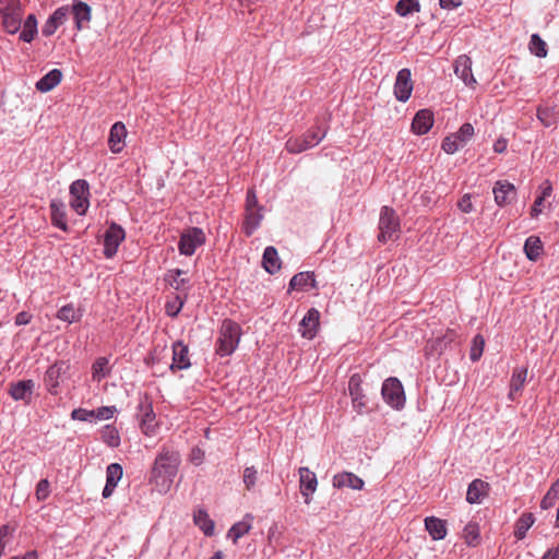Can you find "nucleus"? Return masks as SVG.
I'll use <instances>...</instances> for the list:
<instances>
[{
	"instance_id": "obj_39",
	"label": "nucleus",
	"mask_w": 559,
	"mask_h": 559,
	"mask_svg": "<svg viewBox=\"0 0 559 559\" xmlns=\"http://www.w3.org/2000/svg\"><path fill=\"white\" fill-rule=\"evenodd\" d=\"M102 441L109 448H118L121 443V438L118 429L114 425H106L100 430Z\"/></svg>"
},
{
	"instance_id": "obj_64",
	"label": "nucleus",
	"mask_w": 559,
	"mask_h": 559,
	"mask_svg": "<svg viewBox=\"0 0 559 559\" xmlns=\"http://www.w3.org/2000/svg\"><path fill=\"white\" fill-rule=\"evenodd\" d=\"M507 140L504 139H498L495 143H493V151L496 153H503L506 150H507Z\"/></svg>"
},
{
	"instance_id": "obj_37",
	"label": "nucleus",
	"mask_w": 559,
	"mask_h": 559,
	"mask_svg": "<svg viewBox=\"0 0 559 559\" xmlns=\"http://www.w3.org/2000/svg\"><path fill=\"white\" fill-rule=\"evenodd\" d=\"M455 338L456 333L454 331H449L442 337H437L429 342L427 349L433 354L441 355L448 348V346L455 341Z\"/></svg>"
},
{
	"instance_id": "obj_55",
	"label": "nucleus",
	"mask_w": 559,
	"mask_h": 559,
	"mask_svg": "<svg viewBox=\"0 0 559 559\" xmlns=\"http://www.w3.org/2000/svg\"><path fill=\"white\" fill-rule=\"evenodd\" d=\"M49 481L47 479H40L36 485V498L39 501H44L48 498L50 490H49Z\"/></svg>"
},
{
	"instance_id": "obj_36",
	"label": "nucleus",
	"mask_w": 559,
	"mask_h": 559,
	"mask_svg": "<svg viewBox=\"0 0 559 559\" xmlns=\"http://www.w3.org/2000/svg\"><path fill=\"white\" fill-rule=\"evenodd\" d=\"M536 116L544 127L549 128L557 123L559 110H557L556 107L540 105L537 107Z\"/></svg>"
},
{
	"instance_id": "obj_48",
	"label": "nucleus",
	"mask_w": 559,
	"mask_h": 559,
	"mask_svg": "<svg viewBox=\"0 0 559 559\" xmlns=\"http://www.w3.org/2000/svg\"><path fill=\"white\" fill-rule=\"evenodd\" d=\"M186 299H187V294L185 295V297H181L180 295H176L174 300L167 301L165 305L166 314L171 318H176L179 314V312L181 311V309L186 302Z\"/></svg>"
},
{
	"instance_id": "obj_62",
	"label": "nucleus",
	"mask_w": 559,
	"mask_h": 559,
	"mask_svg": "<svg viewBox=\"0 0 559 559\" xmlns=\"http://www.w3.org/2000/svg\"><path fill=\"white\" fill-rule=\"evenodd\" d=\"M544 201L545 200H543V198H539V197L536 198V200L534 201V204H533V206L531 209V216L532 217H537L540 214V212H542L540 207H542Z\"/></svg>"
},
{
	"instance_id": "obj_21",
	"label": "nucleus",
	"mask_w": 559,
	"mask_h": 559,
	"mask_svg": "<svg viewBox=\"0 0 559 559\" xmlns=\"http://www.w3.org/2000/svg\"><path fill=\"white\" fill-rule=\"evenodd\" d=\"M433 121V114L431 110L420 109L416 112L412 121V131L415 134L424 135L432 128Z\"/></svg>"
},
{
	"instance_id": "obj_52",
	"label": "nucleus",
	"mask_w": 559,
	"mask_h": 559,
	"mask_svg": "<svg viewBox=\"0 0 559 559\" xmlns=\"http://www.w3.org/2000/svg\"><path fill=\"white\" fill-rule=\"evenodd\" d=\"M258 479V471L254 466H249L243 469V484L246 489L251 490L255 486Z\"/></svg>"
},
{
	"instance_id": "obj_33",
	"label": "nucleus",
	"mask_w": 559,
	"mask_h": 559,
	"mask_svg": "<svg viewBox=\"0 0 559 559\" xmlns=\"http://www.w3.org/2000/svg\"><path fill=\"white\" fill-rule=\"evenodd\" d=\"M524 253L530 261H537L544 252V246L538 236H530L524 242Z\"/></svg>"
},
{
	"instance_id": "obj_11",
	"label": "nucleus",
	"mask_w": 559,
	"mask_h": 559,
	"mask_svg": "<svg viewBox=\"0 0 559 559\" xmlns=\"http://www.w3.org/2000/svg\"><path fill=\"white\" fill-rule=\"evenodd\" d=\"M70 365L68 361L64 360H58L53 365H51L45 376H44V383L47 389V391L52 394H58V388L60 384V380L62 377L69 371Z\"/></svg>"
},
{
	"instance_id": "obj_22",
	"label": "nucleus",
	"mask_w": 559,
	"mask_h": 559,
	"mask_svg": "<svg viewBox=\"0 0 559 559\" xmlns=\"http://www.w3.org/2000/svg\"><path fill=\"white\" fill-rule=\"evenodd\" d=\"M126 136L127 129L122 122L118 121L111 126L108 136V146L114 154H118L123 150Z\"/></svg>"
},
{
	"instance_id": "obj_14",
	"label": "nucleus",
	"mask_w": 559,
	"mask_h": 559,
	"mask_svg": "<svg viewBox=\"0 0 559 559\" xmlns=\"http://www.w3.org/2000/svg\"><path fill=\"white\" fill-rule=\"evenodd\" d=\"M495 201L499 206H506L515 199L516 190L513 183L507 180H498L492 189Z\"/></svg>"
},
{
	"instance_id": "obj_1",
	"label": "nucleus",
	"mask_w": 559,
	"mask_h": 559,
	"mask_svg": "<svg viewBox=\"0 0 559 559\" xmlns=\"http://www.w3.org/2000/svg\"><path fill=\"white\" fill-rule=\"evenodd\" d=\"M180 463L181 455L177 450L163 447L155 457L150 481L160 490H168L178 474Z\"/></svg>"
},
{
	"instance_id": "obj_5",
	"label": "nucleus",
	"mask_w": 559,
	"mask_h": 559,
	"mask_svg": "<svg viewBox=\"0 0 559 559\" xmlns=\"http://www.w3.org/2000/svg\"><path fill=\"white\" fill-rule=\"evenodd\" d=\"M362 379L359 373H354L348 380V393L352 399L353 408L359 414H366L372 411L369 406V399L362 389Z\"/></svg>"
},
{
	"instance_id": "obj_16",
	"label": "nucleus",
	"mask_w": 559,
	"mask_h": 559,
	"mask_svg": "<svg viewBox=\"0 0 559 559\" xmlns=\"http://www.w3.org/2000/svg\"><path fill=\"white\" fill-rule=\"evenodd\" d=\"M69 14L70 8L68 5H62L55 10V12L47 19L44 26L41 27V34L45 37L53 35L57 28L66 22Z\"/></svg>"
},
{
	"instance_id": "obj_38",
	"label": "nucleus",
	"mask_w": 559,
	"mask_h": 559,
	"mask_svg": "<svg viewBox=\"0 0 559 559\" xmlns=\"http://www.w3.org/2000/svg\"><path fill=\"white\" fill-rule=\"evenodd\" d=\"M37 19L35 14H28L23 23V29L20 33V39L25 43H32L37 35Z\"/></svg>"
},
{
	"instance_id": "obj_9",
	"label": "nucleus",
	"mask_w": 559,
	"mask_h": 559,
	"mask_svg": "<svg viewBox=\"0 0 559 559\" xmlns=\"http://www.w3.org/2000/svg\"><path fill=\"white\" fill-rule=\"evenodd\" d=\"M383 400L393 408L400 409L405 404V394L401 381L397 378L386 379L381 388Z\"/></svg>"
},
{
	"instance_id": "obj_27",
	"label": "nucleus",
	"mask_w": 559,
	"mask_h": 559,
	"mask_svg": "<svg viewBox=\"0 0 559 559\" xmlns=\"http://www.w3.org/2000/svg\"><path fill=\"white\" fill-rule=\"evenodd\" d=\"M308 287H318L313 272H299L290 278L288 292L292 289L307 290Z\"/></svg>"
},
{
	"instance_id": "obj_44",
	"label": "nucleus",
	"mask_w": 559,
	"mask_h": 559,
	"mask_svg": "<svg viewBox=\"0 0 559 559\" xmlns=\"http://www.w3.org/2000/svg\"><path fill=\"white\" fill-rule=\"evenodd\" d=\"M109 359L107 357H98L92 366V376L94 380L100 381L110 373L108 367Z\"/></svg>"
},
{
	"instance_id": "obj_43",
	"label": "nucleus",
	"mask_w": 559,
	"mask_h": 559,
	"mask_svg": "<svg viewBox=\"0 0 559 559\" xmlns=\"http://www.w3.org/2000/svg\"><path fill=\"white\" fill-rule=\"evenodd\" d=\"M57 318L61 321L73 323L81 320L82 313L72 304H68L58 310Z\"/></svg>"
},
{
	"instance_id": "obj_34",
	"label": "nucleus",
	"mask_w": 559,
	"mask_h": 559,
	"mask_svg": "<svg viewBox=\"0 0 559 559\" xmlns=\"http://www.w3.org/2000/svg\"><path fill=\"white\" fill-rule=\"evenodd\" d=\"M263 207L246 211L243 233L248 237L251 236L259 228L261 221L263 219V214L261 213Z\"/></svg>"
},
{
	"instance_id": "obj_41",
	"label": "nucleus",
	"mask_w": 559,
	"mask_h": 559,
	"mask_svg": "<svg viewBox=\"0 0 559 559\" xmlns=\"http://www.w3.org/2000/svg\"><path fill=\"white\" fill-rule=\"evenodd\" d=\"M183 273L185 271L180 269L170 270L166 275L165 281L176 290H181L183 288L189 289V280L181 277Z\"/></svg>"
},
{
	"instance_id": "obj_12",
	"label": "nucleus",
	"mask_w": 559,
	"mask_h": 559,
	"mask_svg": "<svg viewBox=\"0 0 559 559\" xmlns=\"http://www.w3.org/2000/svg\"><path fill=\"white\" fill-rule=\"evenodd\" d=\"M413 92V81L411 70L401 69L397 72L394 83V95L399 102L405 103L409 99Z\"/></svg>"
},
{
	"instance_id": "obj_4",
	"label": "nucleus",
	"mask_w": 559,
	"mask_h": 559,
	"mask_svg": "<svg viewBox=\"0 0 559 559\" xmlns=\"http://www.w3.org/2000/svg\"><path fill=\"white\" fill-rule=\"evenodd\" d=\"M326 135V129L320 126L312 127L300 138H290L286 142L289 153L298 154L318 145Z\"/></svg>"
},
{
	"instance_id": "obj_10",
	"label": "nucleus",
	"mask_w": 559,
	"mask_h": 559,
	"mask_svg": "<svg viewBox=\"0 0 559 559\" xmlns=\"http://www.w3.org/2000/svg\"><path fill=\"white\" fill-rule=\"evenodd\" d=\"M126 238L124 229L117 223L112 222L104 234L103 253L107 259H111L118 251L120 243Z\"/></svg>"
},
{
	"instance_id": "obj_59",
	"label": "nucleus",
	"mask_w": 559,
	"mask_h": 559,
	"mask_svg": "<svg viewBox=\"0 0 559 559\" xmlns=\"http://www.w3.org/2000/svg\"><path fill=\"white\" fill-rule=\"evenodd\" d=\"M457 205L463 213H471L473 211V203L468 194L463 195Z\"/></svg>"
},
{
	"instance_id": "obj_54",
	"label": "nucleus",
	"mask_w": 559,
	"mask_h": 559,
	"mask_svg": "<svg viewBox=\"0 0 559 559\" xmlns=\"http://www.w3.org/2000/svg\"><path fill=\"white\" fill-rule=\"evenodd\" d=\"M94 409H85V408H75L71 413V418L73 420H80V421H92L94 419Z\"/></svg>"
},
{
	"instance_id": "obj_60",
	"label": "nucleus",
	"mask_w": 559,
	"mask_h": 559,
	"mask_svg": "<svg viewBox=\"0 0 559 559\" xmlns=\"http://www.w3.org/2000/svg\"><path fill=\"white\" fill-rule=\"evenodd\" d=\"M32 319V314L27 311H21L15 317V324L16 325H25L29 323Z\"/></svg>"
},
{
	"instance_id": "obj_20",
	"label": "nucleus",
	"mask_w": 559,
	"mask_h": 559,
	"mask_svg": "<svg viewBox=\"0 0 559 559\" xmlns=\"http://www.w3.org/2000/svg\"><path fill=\"white\" fill-rule=\"evenodd\" d=\"M189 349L186 344L181 341H177L173 344V364L170 365V370H185L191 366L189 359Z\"/></svg>"
},
{
	"instance_id": "obj_50",
	"label": "nucleus",
	"mask_w": 559,
	"mask_h": 559,
	"mask_svg": "<svg viewBox=\"0 0 559 559\" xmlns=\"http://www.w3.org/2000/svg\"><path fill=\"white\" fill-rule=\"evenodd\" d=\"M485 346V340L480 334H477L473 338V344L469 353V358L472 361H477L483 355Z\"/></svg>"
},
{
	"instance_id": "obj_46",
	"label": "nucleus",
	"mask_w": 559,
	"mask_h": 559,
	"mask_svg": "<svg viewBox=\"0 0 559 559\" xmlns=\"http://www.w3.org/2000/svg\"><path fill=\"white\" fill-rule=\"evenodd\" d=\"M530 51L538 58H545L547 56V45L545 40L538 35L533 34L530 40Z\"/></svg>"
},
{
	"instance_id": "obj_57",
	"label": "nucleus",
	"mask_w": 559,
	"mask_h": 559,
	"mask_svg": "<svg viewBox=\"0 0 559 559\" xmlns=\"http://www.w3.org/2000/svg\"><path fill=\"white\" fill-rule=\"evenodd\" d=\"M117 412L116 406H102L94 411V419H110Z\"/></svg>"
},
{
	"instance_id": "obj_23",
	"label": "nucleus",
	"mask_w": 559,
	"mask_h": 559,
	"mask_svg": "<svg viewBox=\"0 0 559 559\" xmlns=\"http://www.w3.org/2000/svg\"><path fill=\"white\" fill-rule=\"evenodd\" d=\"M70 12L73 14L75 27L78 31H81L85 24L90 23L91 21L92 9L87 3L83 1L75 0Z\"/></svg>"
},
{
	"instance_id": "obj_35",
	"label": "nucleus",
	"mask_w": 559,
	"mask_h": 559,
	"mask_svg": "<svg viewBox=\"0 0 559 559\" xmlns=\"http://www.w3.org/2000/svg\"><path fill=\"white\" fill-rule=\"evenodd\" d=\"M535 523V516L531 512H524L514 524V536L521 540L526 537L527 531Z\"/></svg>"
},
{
	"instance_id": "obj_7",
	"label": "nucleus",
	"mask_w": 559,
	"mask_h": 559,
	"mask_svg": "<svg viewBox=\"0 0 559 559\" xmlns=\"http://www.w3.org/2000/svg\"><path fill=\"white\" fill-rule=\"evenodd\" d=\"M71 207L79 214L84 215L88 209L90 186L84 179H78L70 186Z\"/></svg>"
},
{
	"instance_id": "obj_31",
	"label": "nucleus",
	"mask_w": 559,
	"mask_h": 559,
	"mask_svg": "<svg viewBox=\"0 0 559 559\" xmlns=\"http://www.w3.org/2000/svg\"><path fill=\"white\" fill-rule=\"evenodd\" d=\"M253 515L247 513L243 519L237 523H235L228 531L227 537L233 539V543L236 544L240 537L246 535L252 526Z\"/></svg>"
},
{
	"instance_id": "obj_28",
	"label": "nucleus",
	"mask_w": 559,
	"mask_h": 559,
	"mask_svg": "<svg viewBox=\"0 0 559 559\" xmlns=\"http://www.w3.org/2000/svg\"><path fill=\"white\" fill-rule=\"evenodd\" d=\"M262 265L269 274H275L282 267V261L275 247L269 246L262 255Z\"/></svg>"
},
{
	"instance_id": "obj_53",
	"label": "nucleus",
	"mask_w": 559,
	"mask_h": 559,
	"mask_svg": "<svg viewBox=\"0 0 559 559\" xmlns=\"http://www.w3.org/2000/svg\"><path fill=\"white\" fill-rule=\"evenodd\" d=\"M462 146L461 142L453 134L444 138L441 145L447 154H454Z\"/></svg>"
},
{
	"instance_id": "obj_32",
	"label": "nucleus",
	"mask_w": 559,
	"mask_h": 559,
	"mask_svg": "<svg viewBox=\"0 0 559 559\" xmlns=\"http://www.w3.org/2000/svg\"><path fill=\"white\" fill-rule=\"evenodd\" d=\"M61 79L62 72L59 69H52L37 81L36 88L39 92L47 93L56 87L60 83Z\"/></svg>"
},
{
	"instance_id": "obj_19",
	"label": "nucleus",
	"mask_w": 559,
	"mask_h": 559,
	"mask_svg": "<svg viewBox=\"0 0 559 559\" xmlns=\"http://www.w3.org/2000/svg\"><path fill=\"white\" fill-rule=\"evenodd\" d=\"M320 312L316 308H310L300 322L302 337L312 340L317 335L319 328Z\"/></svg>"
},
{
	"instance_id": "obj_49",
	"label": "nucleus",
	"mask_w": 559,
	"mask_h": 559,
	"mask_svg": "<svg viewBox=\"0 0 559 559\" xmlns=\"http://www.w3.org/2000/svg\"><path fill=\"white\" fill-rule=\"evenodd\" d=\"M559 480L551 485L546 495L540 501V508L544 510L550 509L555 506L558 498L559 490L557 488Z\"/></svg>"
},
{
	"instance_id": "obj_25",
	"label": "nucleus",
	"mask_w": 559,
	"mask_h": 559,
	"mask_svg": "<svg viewBox=\"0 0 559 559\" xmlns=\"http://www.w3.org/2000/svg\"><path fill=\"white\" fill-rule=\"evenodd\" d=\"M527 378V368L518 367L513 370L510 380V391L508 397L510 401H515L518 395L522 392Z\"/></svg>"
},
{
	"instance_id": "obj_18",
	"label": "nucleus",
	"mask_w": 559,
	"mask_h": 559,
	"mask_svg": "<svg viewBox=\"0 0 559 559\" xmlns=\"http://www.w3.org/2000/svg\"><path fill=\"white\" fill-rule=\"evenodd\" d=\"M489 483L476 478L467 487L466 501L469 504L481 503L483 500L489 495Z\"/></svg>"
},
{
	"instance_id": "obj_2",
	"label": "nucleus",
	"mask_w": 559,
	"mask_h": 559,
	"mask_svg": "<svg viewBox=\"0 0 559 559\" xmlns=\"http://www.w3.org/2000/svg\"><path fill=\"white\" fill-rule=\"evenodd\" d=\"M215 352L221 357L231 355L240 342L241 326L231 319H224L219 328Z\"/></svg>"
},
{
	"instance_id": "obj_26",
	"label": "nucleus",
	"mask_w": 559,
	"mask_h": 559,
	"mask_svg": "<svg viewBox=\"0 0 559 559\" xmlns=\"http://www.w3.org/2000/svg\"><path fill=\"white\" fill-rule=\"evenodd\" d=\"M50 217L53 226L63 231L68 230L66 205L59 200H51L50 202Z\"/></svg>"
},
{
	"instance_id": "obj_8",
	"label": "nucleus",
	"mask_w": 559,
	"mask_h": 559,
	"mask_svg": "<svg viewBox=\"0 0 559 559\" xmlns=\"http://www.w3.org/2000/svg\"><path fill=\"white\" fill-rule=\"evenodd\" d=\"M136 417L140 421V427L145 435H153L155 432V413L153 409V402L148 394H143L139 399Z\"/></svg>"
},
{
	"instance_id": "obj_58",
	"label": "nucleus",
	"mask_w": 559,
	"mask_h": 559,
	"mask_svg": "<svg viewBox=\"0 0 559 559\" xmlns=\"http://www.w3.org/2000/svg\"><path fill=\"white\" fill-rule=\"evenodd\" d=\"M259 202L255 190L253 188L248 189L246 195V211L259 209Z\"/></svg>"
},
{
	"instance_id": "obj_51",
	"label": "nucleus",
	"mask_w": 559,
	"mask_h": 559,
	"mask_svg": "<svg viewBox=\"0 0 559 559\" xmlns=\"http://www.w3.org/2000/svg\"><path fill=\"white\" fill-rule=\"evenodd\" d=\"M474 134V127L466 122L461 126V128L453 133V135L461 142V144L464 146L473 136Z\"/></svg>"
},
{
	"instance_id": "obj_6",
	"label": "nucleus",
	"mask_w": 559,
	"mask_h": 559,
	"mask_svg": "<svg viewBox=\"0 0 559 559\" xmlns=\"http://www.w3.org/2000/svg\"><path fill=\"white\" fill-rule=\"evenodd\" d=\"M205 240L206 237L203 229L190 227L181 233L178 250L180 254L190 257L195 252L197 248L205 243Z\"/></svg>"
},
{
	"instance_id": "obj_24",
	"label": "nucleus",
	"mask_w": 559,
	"mask_h": 559,
	"mask_svg": "<svg viewBox=\"0 0 559 559\" xmlns=\"http://www.w3.org/2000/svg\"><path fill=\"white\" fill-rule=\"evenodd\" d=\"M365 481L350 472H342L333 477V486L335 488H352L355 490H361L364 488Z\"/></svg>"
},
{
	"instance_id": "obj_15",
	"label": "nucleus",
	"mask_w": 559,
	"mask_h": 559,
	"mask_svg": "<svg viewBox=\"0 0 559 559\" xmlns=\"http://www.w3.org/2000/svg\"><path fill=\"white\" fill-rule=\"evenodd\" d=\"M299 473V487L300 493L305 498V502L310 503V496L317 490L318 479L313 472L308 467H300Z\"/></svg>"
},
{
	"instance_id": "obj_61",
	"label": "nucleus",
	"mask_w": 559,
	"mask_h": 559,
	"mask_svg": "<svg viewBox=\"0 0 559 559\" xmlns=\"http://www.w3.org/2000/svg\"><path fill=\"white\" fill-rule=\"evenodd\" d=\"M440 7L447 10H453L462 4V0H439Z\"/></svg>"
},
{
	"instance_id": "obj_30",
	"label": "nucleus",
	"mask_w": 559,
	"mask_h": 559,
	"mask_svg": "<svg viewBox=\"0 0 559 559\" xmlns=\"http://www.w3.org/2000/svg\"><path fill=\"white\" fill-rule=\"evenodd\" d=\"M22 13V10L16 12L14 11L0 13L2 26L8 34L14 35L21 29Z\"/></svg>"
},
{
	"instance_id": "obj_56",
	"label": "nucleus",
	"mask_w": 559,
	"mask_h": 559,
	"mask_svg": "<svg viewBox=\"0 0 559 559\" xmlns=\"http://www.w3.org/2000/svg\"><path fill=\"white\" fill-rule=\"evenodd\" d=\"M20 0H0V13L21 11Z\"/></svg>"
},
{
	"instance_id": "obj_29",
	"label": "nucleus",
	"mask_w": 559,
	"mask_h": 559,
	"mask_svg": "<svg viewBox=\"0 0 559 559\" xmlns=\"http://www.w3.org/2000/svg\"><path fill=\"white\" fill-rule=\"evenodd\" d=\"M425 527L433 540H442L447 536V522L439 518H426Z\"/></svg>"
},
{
	"instance_id": "obj_63",
	"label": "nucleus",
	"mask_w": 559,
	"mask_h": 559,
	"mask_svg": "<svg viewBox=\"0 0 559 559\" xmlns=\"http://www.w3.org/2000/svg\"><path fill=\"white\" fill-rule=\"evenodd\" d=\"M540 189H542V193H540L539 198H543V200H545L546 198L550 197V194L552 192V186L549 180H545L543 182V185L540 186Z\"/></svg>"
},
{
	"instance_id": "obj_42",
	"label": "nucleus",
	"mask_w": 559,
	"mask_h": 559,
	"mask_svg": "<svg viewBox=\"0 0 559 559\" xmlns=\"http://www.w3.org/2000/svg\"><path fill=\"white\" fill-rule=\"evenodd\" d=\"M465 543L471 547H476L480 542V530L476 522H469L463 530Z\"/></svg>"
},
{
	"instance_id": "obj_45",
	"label": "nucleus",
	"mask_w": 559,
	"mask_h": 559,
	"mask_svg": "<svg viewBox=\"0 0 559 559\" xmlns=\"http://www.w3.org/2000/svg\"><path fill=\"white\" fill-rule=\"evenodd\" d=\"M395 11L401 16H407L414 12H419L420 4L418 0H399Z\"/></svg>"
},
{
	"instance_id": "obj_17",
	"label": "nucleus",
	"mask_w": 559,
	"mask_h": 559,
	"mask_svg": "<svg viewBox=\"0 0 559 559\" xmlns=\"http://www.w3.org/2000/svg\"><path fill=\"white\" fill-rule=\"evenodd\" d=\"M454 73L465 85L474 86L476 80L472 72V59L466 55H461L454 61Z\"/></svg>"
},
{
	"instance_id": "obj_47",
	"label": "nucleus",
	"mask_w": 559,
	"mask_h": 559,
	"mask_svg": "<svg viewBox=\"0 0 559 559\" xmlns=\"http://www.w3.org/2000/svg\"><path fill=\"white\" fill-rule=\"evenodd\" d=\"M123 474L122 466L119 463H111L106 468V483L109 486L117 487Z\"/></svg>"
},
{
	"instance_id": "obj_3",
	"label": "nucleus",
	"mask_w": 559,
	"mask_h": 559,
	"mask_svg": "<svg viewBox=\"0 0 559 559\" xmlns=\"http://www.w3.org/2000/svg\"><path fill=\"white\" fill-rule=\"evenodd\" d=\"M400 218L395 211L390 206H382L379 217V235L378 240L385 243L399 238L400 234Z\"/></svg>"
},
{
	"instance_id": "obj_13",
	"label": "nucleus",
	"mask_w": 559,
	"mask_h": 559,
	"mask_svg": "<svg viewBox=\"0 0 559 559\" xmlns=\"http://www.w3.org/2000/svg\"><path fill=\"white\" fill-rule=\"evenodd\" d=\"M34 388L35 382L32 379L11 382L9 386V395L14 401H22L24 404L28 405L32 402Z\"/></svg>"
},
{
	"instance_id": "obj_40",
	"label": "nucleus",
	"mask_w": 559,
	"mask_h": 559,
	"mask_svg": "<svg viewBox=\"0 0 559 559\" xmlns=\"http://www.w3.org/2000/svg\"><path fill=\"white\" fill-rule=\"evenodd\" d=\"M193 520L204 535L212 536L214 534V522L210 519L206 511L198 510L193 515Z\"/></svg>"
}]
</instances>
